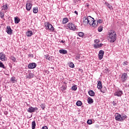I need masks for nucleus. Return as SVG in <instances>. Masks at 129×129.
Returning a JSON list of instances; mask_svg holds the SVG:
<instances>
[{
    "label": "nucleus",
    "mask_w": 129,
    "mask_h": 129,
    "mask_svg": "<svg viewBox=\"0 0 129 129\" xmlns=\"http://www.w3.org/2000/svg\"><path fill=\"white\" fill-rule=\"evenodd\" d=\"M108 41H109L110 43H114V42L116 41V32L114 31L109 32Z\"/></svg>",
    "instance_id": "1"
},
{
    "label": "nucleus",
    "mask_w": 129,
    "mask_h": 129,
    "mask_svg": "<svg viewBox=\"0 0 129 129\" xmlns=\"http://www.w3.org/2000/svg\"><path fill=\"white\" fill-rule=\"evenodd\" d=\"M127 116L125 114L120 115L118 113H116L115 114V119L118 121H123Z\"/></svg>",
    "instance_id": "2"
},
{
    "label": "nucleus",
    "mask_w": 129,
    "mask_h": 129,
    "mask_svg": "<svg viewBox=\"0 0 129 129\" xmlns=\"http://www.w3.org/2000/svg\"><path fill=\"white\" fill-rule=\"evenodd\" d=\"M88 24H89L90 26H92L94 27H96V24L95 23V21H94V18L91 17V16H88Z\"/></svg>",
    "instance_id": "3"
},
{
    "label": "nucleus",
    "mask_w": 129,
    "mask_h": 129,
    "mask_svg": "<svg viewBox=\"0 0 129 129\" xmlns=\"http://www.w3.org/2000/svg\"><path fill=\"white\" fill-rule=\"evenodd\" d=\"M44 24L46 30H49L50 32H53L54 29V27H53V25L50 24L49 22H45Z\"/></svg>",
    "instance_id": "4"
},
{
    "label": "nucleus",
    "mask_w": 129,
    "mask_h": 129,
    "mask_svg": "<svg viewBox=\"0 0 129 129\" xmlns=\"http://www.w3.org/2000/svg\"><path fill=\"white\" fill-rule=\"evenodd\" d=\"M37 110H38L37 107H33L31 106L28 109L27 111L28 112L32 113V112H35V111H36Z\"/></svg>",
    "instance_id": "5"
},
{
    "label": "nucleus",
    "mask_w": 129,
    "mask_h": 129,
    "mask_svg": "<svg viewBox=\"0 0 129 129\" xmlns=\"http://www.w3.org/2000/svg\"><path fill=\"white\" fill-rule=\"evenodd\" d=\"M68 27L70 30H72L73 31H75L76 30V27H75V25L72 23H70L68 24Z\"/></svg>",
    "instance_id": "6"
},
{
    "label": "nucleus",
    "mask_w": 129,
    "mask_h": 129,
    "mask_svg": "<svg viewBox=\"0 0 129 129\" xmlns=\"http://www.w3.org/2000/svg\"><path fill=\"white\" fill-rule=\"evenodd\" d=\"M0 60H1V61H7V60L6 54H5L4 52L0 53Z\"/></svg>",
    "instance_id": "7"
},
{
    "label": "nucleus",
    "mask_w": 129,
    "mask_h": 129,
    "mask_svg": "<svg viewBox=\"0 0 129 129\" xmlns=\"http://www.w3.org/2000/svg\"><path fill=\"white\" fill-rule=\"evenodd\" d=\"M28 67L29 69H35L37 67V63L35 62L30 63L28 64Z\"/></svg>",
    "instance_id": "8"
},
{
    "label": "nucleus",
    "mask_w": 129,
    "mask_h": 129,
    "mask_svg": "<svg viewBox=\"0 0 129 129\" xmlns=\"http://www.w3.org/2000/svg\"><path fill=\"white\" fill-rule=\"evenodd\" d=\"M122 94H123V93H122V91L121 90L116 91L114 93V96H118V97H120V96H121Z\"/></svg>",
    "instance_id": "9"
},
{
    "label": "nucleus",
    "mask_w": 129,
    "mask_h": 129,
    "mask_svg": "<svg viewBox=\"0 0 129 129\" xmlns=\"http://www.w3.org/2000/svg\"><path fill=\"white\" fill-rule=\"evenodd\" d=\"M126 79H127V74L126 73H123L121 77V80L123 82H124Z\"/></svg>",
    "instance_id": "10"
},
{
    "label": "nucleus",
    "mask_w": 129,
    "mask_h": 129,
    "mask_svg": "<svg viewBox=\"0 0 129 129\" xmlns=\"http://www.w3.org/2000/svg\"><path fill=\"white\" fill-rule=\"evenodd\" d=\"M103 55H104V51L102 50H100L98 53L99 60H101L103 58Z\"/></svg>",
    "instance_id": "11"
},
{
    "label": "nucleus",
    "mask_w": 129,
    "mask_h": 129,
    "mask_svg": "<svg viewBox=\"0 0 129 129\" xmlns=\"http://www.w3.org/2000/svg\"><path fill=\"white\" fill-rule=\"evenodd\" d=\"M6 32L8 35H12V34H13V30H12L11 26H8L7 27Z\"/></svg>",
    "instance_id": "12"
},
{
    "label": "nucleus",
    "mask_w": 129,
    "mask_h": 129,
    "mask_svg": "<svg viewBox=\"0 0 129 129\" xmlns=\"http://www.w3.org/2000/svg\"><path fill=\"white\" fill-rule=\"evenodd\" d=\"M32 5L30 3V2H27L26 5V8L27 11H31V9H32Z\"/></svg>",
    "instance_id": "13"
},
{
    "label": "nucleus",
    "mask_w": 129,
    "mask_h": 129,
    "mask_svg": "<svg viewBox=\"0 0 129 129\" xmlns=\"http://www.w3.org/2000/svg\"><path fill=\"white\" fill-rule=\"evenodd\" d=\"M67 89V83L64 82L63 84L61 87V90L62 91H64Z\"/></svg>",
    "instance_id": "14"
},
{
    "label": "nucleus",
    "mask_w": 129,
    "mask_h": 129,
    "mask_svg": "<svg viewBox=\"0 0 129 129\" xmlns=\"http://www.w3.org/2000/svg\"><path fill=\"white\" fill-rule=\"evenodd\" d=\"M59 53H60V54L65 55L68 53V51L66 49H60L59 50Z\"/></svg>",
    "instance_id": "15"
},
{
    "label": "nucleus",
    "mask_w": 129,
    "mask_h": 129,
    "mask_svg": "<svg viewBox=\"0 0 129 129\" xmlns=\"http://www.w3.org/2000/svg\"><path fill=\"white\" fill-rule=\"evenodd\" d=\"M97 88L98 89H101V88H102V84H101V81H98Z\"/></svg>",
    "instance_id": "16"
},
{
    "label": "nucleus",
    "mask_w": 129,
    "mask_h": 129,
    "mask_svg": "<svg viewBox=\"0 0 129 129\" xmlns=\"http://www.w3.org/2000/svg\"><path fill=\"white\" fill-rule=\"evenodd\" d=\"M69 22V19L67 18H64L62 20V23L64 25L65 24H67Z\"/></svg>",
    "instance_id": "17"
},
{
    "label": "nucleus",
    "mask_w": 129,
    "mask_h": 129,
    "mask_svg": "<svg viewBox=\"0 0 129 129\" xmlns=\"http://www.w3.org/2000/svg\"><path fill=\"white\" fill-rule=\"evenodd\" d=\"M14 20L15 24H19L21 21V19H20L19 17H16L14 18Z\"/></svg>",
    "instance_id": "18"
},
{
    "label": "nucleus",
    "mask_w": 129,
    "mask_h": 129,
    "mask_svg": "<svg viewBox=\"0 0 129 129\" xmlns=\"http://www.w3.org/2000/svg\"><path fill=\"white\" fill-rule=\"evenodd\" d=\"M83 23H84L85 24H88V16L86 17L85 16L83 18Z\"/></svg>",
    "instance_id": "19"
},
{
    "label": "nucleus",
    "mask_w": 129,
    "mask_h": 129,
    "mask_svg": "<svg viewBox=\"0 0 129 129\" xmlns=\"http://www.w3.org/2000/svg\"><path fill=\"white\" fill-rule=\"evenodd\" d=\"M88 93L90 96H95V93L93 90L89 91Z\"/></svg>",
    "instance_id": "20"
},
{
    "label": "nucleus",
    "mask_w": 129,
    "mask_h": 129,
    "mask_svg": "<svg viewBox=\"0 0 129 129\" xmlns=\"http://www.w3.org/2000/svg\"><path fill=\"white\" fill-rule=\"evenodd\" d=\"M87 101L89 104H91V103H93V99L90 97L88 98Z\"/></svg>",
    "instance_id": "21"
},
{
    "label": "nucleus",
    "mask_w": 129,
    "mask_h": 129,
    "mask_svg": "<svg viewBox=\"0 0 129 129\" xmlns=\"http://www.w3.org/2000/svg\"><path fill=\"white\" fill-rule=\"evenodd\" d=\"M27 37H31L33 35V32L32 31H28L26 33Z\"/></svg>",
    "instance_id": "22"
},
{
    "label": "nucleus",
    "mask_w": 129,
    "mask_h": 129,
    "mask_svg": "<svg viewBox=\"0 0 129 129\" xmlns=\"http://www.w3.org/2000/svg\"><path fill=\"white\" fill-rule=\"evenodd\" d=\"M32 129L36 128V121H33L32 122Z\"/></svg>",
    "instance_id": "23"
},
{
    "label": "nucleus",
    "mask_w": 129,
    "mask_h": 129,
    "mask_svg": "<svg viewBox=\"0 0 129 129\" xmlns=\"http://www.w3.org/2000/svg\"><path fill=\"white\" fill-rule=\"evenodd\" d=\"M105 5H106V7H107V8H108V9H109V10H111L112 9V6H111V5H110L109 4H108V3H105Z\"/></svg>",
    "instance_id": "24"
},
{
    "label": "nucleus",
    "mask_w": 129,
    "mask_h": 129,
    "mask_svg": "<svg viewBox=\"0 0 129 129\" xmlns=\"http://www.w3.org/2000/svg\"><path fill=\"white\" fill-rule=\"evenodd\" d=\"M33 12L34 14H37L39 11L38 10V7H34L33 9Z\"/></svg>",
    "instance_id": "25"
},
{
    "label": "nucleus",
    "mask_w": 129,
    "mask_h": 129,
    "mask_svg": "<svg viewBox=\"0 0 129 129\" xmlns=\"http://www.w3.org/2000/svg\"><path fill=\"white\" fill-rule=\"evenodd\" d=\"M33 77H34V74H33L32 73H29L28 76H26L27 78L29 79L33 78Z\"/></svg>",
    "instance_id": "26"
},
{
    "label": "nucleus",
    "mask_w": 129,
    "mask_h": 129,
    "mask_svg": "<svg viewBox=\"0 0 129 129\" xmlns=\"http://www.w3.org/2000/svg\"><path fill=\"white\" fill-rule=\"evenodd\" d=\"M72 90H74V91H76L77 90V85H75L72 87Z\"/></svg>",
    "instance_id": "27"
},
{
    "label": "nucleus",
    "mask_w": 129,
    "mask_h": 129,
    "mask_svg": "<svg viewBox=\"0 0 129 129\" xmlns=\"http://www.w3.org/2000/svg\"><path fill=\"white\" fill-rule=\"evenodd\" d=\"M101 92H102V93H105V92H106V88L105 87L102 88L101 89Z\"/></svg>",
    "instance_id": "28"
},
{
    "label": "nucleus",
    "mask_w": 129,
    "mask_h": 129,
    "mask_svg": "<svg viewBox=\"0 0 129 129\" xmlns=\"http://www.w3.org/2000/svg\"><path fill=\"white\" fill-rule=\"evenodd\" d=\"M76 105L77 106H81L82 105V102L81 101H77Z\"/></svg>",
    "instance_id": "29"
},
{
    "label": "nucleus",
    "mask_w": 129,
    "mask_h": 129,
    "mask_svg": "<svg viewBox=\"0 0 129 129\" xmlns=\"http://www.w3.org/2000/svg\"><path fill=\"white\" fill-rule=\"evenodd\" d=\"M103 30V27L102 26H100L98 28V32H102Z\"/></svg>",
    "instance_id": "30"
},
{
    "label": "nucleus",
    "mask_w": 129,
    "mask_h": 129,
    "mask_svg": "<svg viewBox=\"0 0 129 129\" xmlns=\"http://www.w3.org/2000/svg\"><path fill=\"white\" fill-rule=\"evenodd\" d=\"M0 68H3V69H5L6 67H5V64L1 61H0Z\"/></svg>",
    "instance_id": "31"
},
{
    "label": "nucleus",
    "mask_w": 129,
    "mask_h": 129,
    "mask_svg": "<svg viewBox=\"0 0 129 129\" xmlns=\"http://www.w3.org/2000/svg\"><path fill=\"white\" fill-rule=\"evenodd\" d=\"M78 35H79V37H83V36H84V33H83L82 32H79Z\"/></svg>",
    "instance_id": "32"
},
{
    "label": "nucleus",
    "mask_w": 129,
    "mask_h": 129,
    "mask_svg": "<svg viewBox=\"0 0 129 129\" xmlns=\"http://www.w3.org/2000/svg\"><path fill=\"white\" fill-rule=\"evenodd\" d=\"M0 17L1 19H4V17H5V14L3 12H0Z\"/></svg>",
    "instance_id": "33"
},
{
    "label": "nucleus",
    "mask_w": 129,
    "mask_h": 129,
    "mask_svg": "<svg viewBox=\"0 0 129 129\" xmlns=\"http://www.w3.org/2000/svg\"><path fill=\"white\" fill-rule=\"evenodd\" d=\"M94 48H95V49H98V48H100L99 44H98L97 43L95 44Z\"/></svg>",
    "instance_id": "34"
},
{
    "label": "nucleus",
    "mask_w": 129,
    "mask_h": 129,
    "mask_svg": "<svg viewBox=\"0 0 129 129\" xmlns=\"http://www.w3.org/2000/svg\"><path fill=\"white\" fill-rule=\"evenodd\" d=\"M87 123L88 124H92V120L91 119H89L87 120Z\"/></svg>",
    "instance_id": "35"
},
{
    "label": "nucleus",
    "mask_w": 129,
    "mask_h": 129,
    "mask_svg": "<svg viewBox=\"0 0 129 129\" xmlns=\"http://www.w3.org/2000/svg\"><path fill=\"white\" fill-rule=\"evenodd\" d=\"M70 67L71 68H74V67H75L74 63H73V62H71L70 63Z\"/></svg>",
    "instance_id": "36"
},
{
    "label": "nucleus",
    "mask_w": 129,
    "mask_h": 129,
    "mask_svg": "<svg viewBox=\"0 0 129 129\" xmlns=\"http://www.w3.org/2000/svg\"><path fill=\"white\" fill-rule=\"evenodd\" d=\"M45 59H46V60H50V56H49V55L46 54L45 55Z\"/></svg>",
    "instance_id": "37"
},
{
    "label": "nucleus",
    "mask_w": 129,
    "mask_h": 129,
    "mask_svg": "<svg viewBox=\"0 0 129 129\" xmlns=\"http://www.w3.org/2000/svg\"><path fill=\"white\" fill-rule=\"evenodd\" d=\"M40 107H41L42 109L44 110L45 109V104H42L40 105Z\"/></svg>",
    "instance_id": "38"
},
{
    "label": "nucleus",
    "mask_w": 129,
    "mask_h": 129,
    "mask_svg": "<svg viewBox=\"0 0 129 129\" xmlns=\"http://www.w3.org/2000/svg\"><path fill=\"white\" fill-rule=\"evenodd\" d=\"M11 59L12 60V61H13V62H16V57H15L14 56H12Z\"/></svg>",
    "instance_id": "39"
},
{
    "label": "nucleus",
    "mask_w": 129,
    "mask_h": 129,
    "mask_svg": "<svg viewBox=\"0 0 129 129\" xmlns=\"http://www.w3.org/2000/svg\"><path fill=\"white\" fill-rule=\"evenodd\" d=\"M3 8L4 10H8V6H7V5H4Z\"/></svg>",
    "instance_id": "40"
},
{
    "label": "nucleus",
    "mask_w": 129,
    "mask_h": 129,
    "mask_svg": "<svg viewBox=\"0 0 129 129\" xmlns=\"http://www.w3.org/2000/svg\"><path fill=\"white\" fill-rule=\"evenodd\" d=\"M80 55H77L76 56V60H80Z\"/></svg>",
    "instance_id": "41"
},
{
    "label": "nucleus",
    "mask_w": 129,
    "mask_h": 129,
    "mask_svg": "<svg viewBox=\"0 0 129 129\" xmlns=\"http://www.w3.org/2000/svg\"><path fill=\"white\" fill-rule=\"evenodd\" d=\"M97 23H98L99 24H101V23H102V20H101V19H99V20L97 21Z\"/></svg>",
    "instance_id": "42"
},
{
    "label": "nucleus",
    "mask_w": 129,
    "mask_h": 129,
    "mask_svg": "<svg viewBox=\"0 0 129 129\" xmlns=\"http://www.w3.org/2000/svg\"><path fill=\"white\" fill-rule=\"evenodd\" d=\"M11 81L13 82V83H14V82H15V78L12 77V78H11Z\"/></svg>",
    "instance_id": "43"
},
{
    "label": "nucleus",
    "mask_w": 129,
    "mask_h": 129,
    "mask_svg": "<svg viewBox=\"0 0 129 129\" xmlns=\"http://www.w3.org/2000/svg\"><path fill=\"white\" fill-rule=\"evenodd\" d=\"M112 104H113V106H115V105H117L116 103L114 101H113Z\"/></svg>",
    "instance_id": "44"
},
{
    "label": "nucleus",
    "mask_w": 129,
    "mask_h": 129,
    "mask_svg": "<svg viewBox=\"0 0 129 129\" xmlns=\"http://www.w3.org/2000/svg\"><path fill=\"white\" fill-rule=\"evenodd\" d=\"M29 56L31 57V58H34V55L33 54H29Z\"/></svg>",
    "instance_id": "45"
},
{
    "label": "nucleus",
    "mask_w": 129,
    "mask_h": 129,
    "mask_svg": "<svg viewBox=\"0 0 129 129\" xmlns=\"http://www.w3.org/2000/svg\"><path fill=\"white\" fill-rule=\"evenodd\" d=\"M82 59H84V56L80 55V60H82Z\"/></svg>",
    "instance_id": "46"
},
{
    "label": "nucleus",
    "mask_w": 129,
    "mask_h": 129,
    "mask_svg": "<svg viewBox=\"0 0 129 129\" xmlns=\"http://www.w3.org/2000/svg\"><path fill=\"white\" fill-rule=\"evenodd\" d=\"M42 129H48V127L47 126H44L42 127Z\"/></svg>",
    "instance_id": "47"
},
{
    "label": "nucleus",
    "mask_w": 129,
    "mask_h": 129,
    "mask_svg": "<svg viewBox=\"0 0 129 129\" xmlns=\"http://www.w3.org/2000/svg\"><path fill=\"white\" fill-rule=\"evenodd\" d=\"M103 45V44H102V43H100V44H99V47H102V46Z\"/></svg>",
    "instance_id": "48"
},
{
    "label": "nucleus",
    "mask_w": 129,
    "mask_h": 129,
    "mask_svg": "<svg viewBox=\"0 0 129 129\" xmlns=\"http://www.w3.org/2000/svg\"><path fill=\"white\" fill-rule=\"evenodd\" d=\"M75 14H76V15H78V12L77 11H75Z\"/></svg>",
    "instance_id": "49"
},
{
    "label": "nucleus",
    "mask_w": 129,
    "mask_h": 129,
    "mask_svg": "<svg viewBox=\"0 0 129 129\" xmlns=\"http://www.w3.org/2000/svg\"><path fill=\"white\" fill-rule=\"evenodd\" d=\"M60 43H65V41H64V40H61V41H60Z\"/></svg>",
    "instance_id": "50"
},
{
    "label": "nucleus",
    "mask_w": 129,
    "mask_h": 129,
    "mask_svg": "<svg viewBox=\"0 0 129 129\" xmlns=\"http://www.w3.org/2000/svg\"><path fill=\"white\" fill-rule=\"evenodd\" d=\"M123 65H127L126 62L125 61L124 62Z\"/></svg>",
    "instance_id": "51"
},
{
    "label": "nucleus",
    "mask_w": 129,
    "mask_h": 129,
    "mask_svg": "<svg viewBox=\"0 0 129 129\" xmlns=\"http://www.w3.org/2000/svg\"><path fill=\"white\" fill-rule=\"evenodd\" d=\"M86 7H87L88 8L89 7V5H88V4H87V5H86Z\"/></svg>",
    "instance_id": "52"
},
{
    "label": "nucleus",
    "mask_w": 129,
    "mask_h": 129,
    "mask_svg": "<svg viewBox=\"0 0 129 129\" xmlns=\"http://www.w3.org/2000/svg\"><path fill=\"white\" fill-rule=\"evenodd\" d=\"M2 101V97H0V102Z\"/></svg>",
    "instance_id": "53"
},
{
    "label": "nucleus",
    "mask_w": 129,
    "mask_h": 129,
    "mask_svg": "<svg viewBox=\"0 0 129 129\" xmlns=\"http://www.w3.org/2000/svg\"><path fill=\"white\" fill-rule=\"evenodd\" d=\"M105 70H106V71H108V69H106Z\"/></svg>",
    "instance_id": "54"
},
{
    "label": "nucleus",
    "mask_w": 129,
    "mask_h": 129,
    "mask_svg": "<svg viewBox=\"0 0 129 129\" xmlns=\"http://www.w3.org/2000/svg\"><path fill=\"white\" fill-rule=\"evenodd\" d=\"M128 44H129V39H128Z\"/></svg>",
    "instance_id": "55"
}]
</instances>
